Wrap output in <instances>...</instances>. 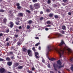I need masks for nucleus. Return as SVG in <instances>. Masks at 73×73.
I'll list each match as a JSON object with an SVG mask.
<instances>
[{
    "label": "nucleus",
    "instance_id": "3c124183",
    "mask_svg": "<svg viewBox=\"0 0 73 73\" xmlns=\"http://www.w3.org/2000/svg\"><path fill=\"white\" fill-rule=\"evenodd\" d=\"M64 3H66L67 1V0H63Z\"/></svg>",
    "mask_w": 73,
    "mask_h": 73
},
{
    "label": "nucleus",
    "instance_id": "69168bd1",
    "mask_svg": "<svg viewBox=\"0 0 73 73\" xmlns=\"http://www.w3.org/2000/svg\"><path fill=\"white\" fill-rule=\"evenodd\" d=\"M46 56L47 57H48V54H46Z\"/></svg>",
    "mask_w": 73,
    "mask_h": 73
},
{
    "label": "nucleus",
    "instance_id": "20e7f679",
    "mask_svg": "<svg viewBox=\"0 0 73 73\" xmlns=\"http://www.w3.org/2000/svg\"><path fill=\"white\" fill-rule=\"evenodd\" d=\"M64 49H67V50L68 51L69 53H72V50L68 47L66 46L65 47H64Z\"/></svg>",
    "mask_w": 73,
    "mask_h": 73
},
{
    "label": "nucleus",
    "instance_id": "dca6fc26",
    "mask_svg": "<svg viewBox=\"0 0 73 73\" xmlns=\"http://www.w3.org/2000/svg\"><path fill=\"white\" fill-rule=\"evenodd\" d=\"M48 59L50 61H54V60H55V58H52L51 59L50 58H48Z\"/></svg>",
    "mask_w": 73,
    "mask_h": 73
},
{
    "label": "nucleus",
    "instance_id": "6ab92c4d",
    "mask_svg": "<svg viewBox=\"0 0 73 73\" xmlns=\"http://www.w3.org/2000/svg\"><path fill=\"white\" fill-rule=\"evenodd\" d=\"M46 11L47 12H50L51 11L49 9H47L46 10Z\"/></svg>",
    "mask_w": 73,
    "mask_h": 73
},
{
    "label": "nucleus",
    "instance_id": "c9c22d12",
    "mask_svg": "<svg viewBox=\"0 0 73 73\" xmlns=\"http://www.w3.org/2000/svg\"><path fill=\"white\" fill-rule=\"evenodd\" d=\"M18 45H21V43L20 42H19L17 43Z\"/></svg>",
    "mask_w": 73,
    "mask_h": 73
},
{
    "label": "nucleus",
    "instance_id": "2eb2a0df",
    "mask_svg": "<svg viewBox=\"0 0 73 73\" xmlns=\"http://www.w3.org/2000/svg\"><path fill=\"white\" fill-rule=\"evenodd\" d=\"M18 15H19V16H21V17H22V16H23V13H19L18 14Z\"/></svg>",
    "mask_w": 73,
    "mask_h": 73
},
{
    "label": "nucleus",
    "instance_id": "8fccbe9b",
    "mask_svg": "<svg viewBox=\"0 0 73 73\" xmlns=\"http://www.w3.org/2000/svg\"><path fill=\"white\" fill-rule=\"evenodd\" d=\"M19 29H21L22 28V27H21V26H20L19 27Z\"/></svg>",
    "mask_w": 73,
    "mask_h": 73
},
{
    "label": "nucleus",
    "instance_id": "7c9ffc66",
    "mask_svg": "<svg viewBox=\"0 0 73 73\" xmlns=\"http://www.w3.org/2000/svg\"><path fill=\"white\" fill-rule=\"evenodd\" d=\"M0 61H4V59L0 58Z\"/></svg>",
    "mask_w": 73,
    "mask_h": 73
},
{
    "label": "nucleus",
    "instance_id": "39448f33",
    "mask_svg": "<svg viewBox=\"0 0 73 73\" xmlns=\"http://www.w3.org/2000/svg\"><path fill=\"white\" fill-rule=\"evenodd\" d=\"M28 55L29 56H30L31 57H32V50H29L28 51Z\"/></svg>",
    "mask_w": 73,
    "mask_h": 73
},
{
    "label": "nucleus",
    "instance_id": "13d9d810",
    "mask_svg": "<svg viewBox=\"0 0 73 73\" xmlns=\"http://www.w3.org/2000/svg\"><path fill=\"white\" fill-rule=\"evenodd\" d=\"M48 68H50V64H48Z\"/></svg>",
    "mask_w": 73,
    "mask_h": 73
},
{
    "label": "nucleus",
    "instance_id": "1a4fd4ad",
    "mask_svg": "<svg viewBox=\"0 0 73 73\" xmlns=\"http://www.w3.org/2000/svg\"><path fill=\"white\" fill-rule=\"evenodd\" d=\"M7 21V19H6V18H4L3 19V21H2V23H5Z\"/></svg>",
    "mask_w": 73,
    "mask_h": 73
},
{
    "label": "nucleus",
    "instance_id": "9b49d317",
    "mask_svg": "<svg viewBox=\"0 0 73 73\" xmlns=\"http://www.w3.org/2000/svg\"><path fill=\"white\" fill-rule=\"evenodd\" d=\"M12 64V62H7V65H8L9 66H11Z\"/></svg>",
    "mask_w": 73,
    "mask_h": 73
},
{
    "label": "nucleus",
    "instance_id": "09e8293b",
    "mask_svg": "<svg viewBox=\"0 0 73 73\" xmlns=\"http://www.w3.org/2000/svg\"><path fill=\"white\" fill-rule=\"evenodd\" d=\"M68 15H72V13L70 12H69L68 13Z\"/></svg>",
    "mask_w": 73,
    "mask_h": 73
},
{
    "label": "nucleus",
    "instance_id": "c756f323",
    "mask_svg": "<svg viewBox=\"0 0 73 73\" xmlns=\"http://www.w3.org/2000/svg\"><path fill=\"white\" fill-rule=\"evenodd\" d=\"M32 23V20H30L29 21V24H31Z\"/></svg>",
    "mask_w": 73,
    "mask_h": 73
},
{
    "label": "nucleus",
    "instance_id": "a19ab883",
    "mask_svg": "<svg viewBox=\"0 0 73 73\" xmlns=\"http://www.w3.org/2000/svg\"><path fill=\"white\" fill-rule=\"evenodd\" d=\"M54 17L55 18H56V19H57V18H58V16L57 15H55Z\"/></svg>",
    "mask_w": 73,
    "mask_h": 73
},
{
    "label": "nucleus",
    "instance_id": "6e6552de",
    "mask_svg": "<svg viewBox=\"0 0 73 73\" xmlns=\"http://www.w3.org/2000/svg\"><path fill=\"white\" fill-rule=\"evenodd\" d=\"M29 8H30L31 11H33L34 10V8L33 7V5H30L29 7Z\"/></svg>",
    "mask_w": 73,
    "mask_h": 73
},
{
    "label": "nucleus",
    "instance_id": "864d4df0",
    "mask_svg": "<svg viewBox=\"0 0 73 73\" xmlns=\"http://www.w3.org/2000/svg\"><path fill=\"white\" fill-rule=\"evenodd\" d=\"M45 29L46 31H48V30H49V29L48 28H46Z\"/></svg>",
    "mask_w": 73,
    "mask_h": 73
},
{
    "label": "nucleus",
    "instance_id": "79ce46f5",
    "mask_svg": "<svg viewBox=\"0 0 73 73\" xmlns=\"http://www.w3.org/2000/svg\"><path fill=\"white\" fill-rule=\"evenodd\" d=\"M30 28V26L29 25H28L27 27V29H29Z\"/></svg>",
    "mask_w": 73,
    "mask_h": 73
},
{
    "label": "nucleus",
    "instance_id": "603ef678",
    "mask_svg": "<svg viewBox=\"0 0 73 73\" xmlns=\"http://www.w3.org/2000/svg\"><path fill=\"white\" fill-rule=\"evenodd\" d=\"M3 35L2 33L0 34V37H1V36H3Z\"/></svg>",
    "mask_w": 73,
    "mask_h": 73
},
{
    "label": "nucleus",
    "instance_id": "72a5a7b5",
    "mask_svg": "<svg viewBox=\"0 0 73 73\" xmlns=\"http://www.w3.org/2000/svg\"><path fill=\"white\" fill-rule=\"evenodd\" d=\"M6 32L7 33H8L9 32V29H7L6 31Z\"/></svg>",
    "mask_w": 73,
    "mask_h": 73
},
{
    "label": "nucleus",
    "instance_id": "a18cd8bd",
    "mask_svg": "<svg viewBox=\"0 0 73 73\" xmlns=\"http://www.w3.org/2000/svg\"><path fill=\"white\" fill-rule=\"evenodd\" d=\"M35 39H37V40H38L39 39V38L38 37H35Z\"/></svg>",
    "mask_w": 73,
    "mask_h": 73
},
{
    "label": "nucleus",
    "instance_id": "de8ad7c7",
    "mask_svg": "<svg viewBox=\"0 0 73 73\" xmlns=\"http://www.w3.org/2000/svg\"><path fill=\"white\" fill-rule=\"evenodd\" d=\"M28 72L29 73H33V72H32V71L29 70L28 71Z\"/></svg>",
    "mask_w": 73,
    "mask_h": 73
},
{
    "label": "nucleus",
    "instance_id": "aec40b11",
    "mask_svg": "<svg viewBox=\"0 0 73 73\" xmlns=\"http://www.w3.org/2000/svg\"><path fill=\"white\" fill-rule=\"evenodd\" d=\"M62 29H63V30L64 29H66V27H65V26H64L62 27Z\"/></svg>",
    "mask_w": 73,
    "mask_h": 73
},
{
    "label": "nucleus",
    "instance_id": "6e6d98bb",
    "mask_svg": "<svg viewBox=\"0 0 73 73\" xmlns=\"http://www.w3.org/2000/svg\"><path fill=\"white\" fill-rule=\"evenodd\" d=\"M40 14H43V12L42 11H41L40 12Z\"/></svg>",
    "mask_w": 73,
    "mask_h": 73
},
{
    "label": "nucleus",
    "instance_id": "f3484780",
    "mask_svg": "<svg viewBox=\"0 0 73 73\" xmlns=\"http://www.w3.org/2000/svg\"><path fill=\"white\" fill-rule=\"evenodd\" d=\"M23 66H19L18 67V68L19 69H23Z\"/></svg>",
    "mask_w": 73,
    "mask_h": 73
},
{
    "label": "nucleus",
    "instance_id": "ddd939ff",
    "mask_svg": "<svg viewBox=\"0 0 73 73\" xmlns=\"http://www.w3.org/2000/svg\"><path fill=\"white\" fill-rule=\"evenodd\" d=\"M56 36H57V37H61V35L59 34V33H56Z\"/></svg>",
    "mask_w": 73,
    "mask_h": 73
},
{
    "label": "nucleus",
    "instance_id": "f257e3e1",
    "mask_svg": "<svg viewBox=\"0 0 73 73\" xmlns=\"http://www.w3.org/2000/svg\"><path fill=\"white\" fill-rule=\"evenodd\" d=\"M48 51H50V50H52V51H54V52L56 51V52H57L59 54L60 58L61 57V56L62 54H64V50H65V49L63 50L60 49L59 50L56 48L52 49L51 48H51V46L50 45H49L48 46Z\"/></svg>",
    "mask_w": 73,
    "mask_h": 73
},
{
    "label": "nucleus",
    "instance_id": "58836bf2",
    "mask_svg": "<svg viewBox=\"0 0 73 73\" xmlns=\"http://www.w3.org/2000/svg\"><path fill=\"white\" fill-rule=\"evenodd\" d=\"M11 58L12 59V60H13V59H15V57H14V56H12L11 57Z\"/></svg>",
    "mask_w": 73,
    "mask_h": 73
},
{
    "label": "nucleus",
    "instance_id": "49530a36",
    "mask_svg": "<svg viewBox=\"0 0 73 73\" xmlns=\"http://www.w3.org/2000/svg\"><path fill=\"white\" fill-rule=\"evenodd\" d=\"M17 6V7H19L20 6V4L19 3H17L16 4Z\"/></svg>",
    "mask_w": 73,
    "mask_h": 73
},
{
    "label": "nucleus",
    "instance_id": "a878e982",
    "mask_svg": "<svg viewBox=\"0 0 73 73\" xmlns=\"http://www.w3.org/2000/svg\"><path fill=\"white\" fill-rule=\"evenodd\" d=\"M53 16V14L50 13L49 15V17H52Z\"/></svg>",
    "mask_w": 73,
    "mask_h": 73
},
{
    "label": "nucleus",
    "instance_id": "0e129e2a",
    "mask_svg": "<svg viewBox=\"0 0 73 73\" xmlns=\"http://www.w3.org/2000/svg\"><path fill=\"white\" fill-rule=\"evenodd\" d=\"M9 43H7V46H9Z\"/></svg>",
    "mask_w": 73,
    "mask_h": 73
},
{
    "label": "nucleus",
    "instance_id": "ea45409f",
    "mask_svg": "<svg viewBox=\"0 0 73 73\" xmlns=\"http://www.w3.org/2000/svg\"><path fill=\"white\" fill-rule=\"evenodd\" d=\"M33 1L34 3H35V2H37V0H33Z\"/></svg>",
    "mask_w": 73,
    "mask_h": 73
},
{
    "label": "nucleus",
    "instance_id": "052dcab7",
    "mask_svg": "<svg viewBox=\"0 0 73 73\" xmlns=\"http://www.w3.org/2000/svg\"><path fill=\"white\" fill-rule=\"evenodd\" d=\"M32 70H35V68H32Z\"/></svg>",
    "mask_w": 73,
    "mask_h": 73
},
{
    "label": "nucleus",
    "instance_id": "c85d7f7f",
    "mask_svg": "<svg viewBox=\"0 0 73 73\" xmlns=\"http://www.w3.org/2000/svg\"><path fill=\"white\" fill-rule=\"evenodd\" d=\"M42 62H43V63H45V60L43 58H42Z\"/></svg>",
    "mask_w": 73,
    "mask_h": 73
},
{
    "label": "nucleus",
    "instance_id": "4c0bfd02",
    "mask_svg": "<svg viewBox=\"0 0 73 73\" xmlns=\"http://www.w3.org/2000/svg\"><path fill=\"white\" fill-rule=\"evenodd\" d=\"M0 12H4V10L3 9H1L0 10Z\"/></svg>",
    "mask_w": 73,
    "mask_h": 73
},
{
    "label": "nucleus",
    "instance_id": "e2e57ef3",
    "mask_svg": "<svg viewBox=\"0 0 73 73\" xmlns=\"http://www.w3.org/2000/svg\"><path fill=\"white\" fill-rule=\"evenodd\" d=\"M62 4L64 6H65V4L64 3H62Z\"/></svg>",
    "mask_w": 73,
    "mask_h": 73
},
{
    "label": "nucleus",
    "instance_id": "2f4dec72",
    "mask_svg": "<svg viewBox=\"0 0 73 73\" xmlns=\"http://www.w3.org/2000/svg\"><path fill=\"white\" fill-rule=\"evenodd\" d=\"M26 11L28 13H31V11H30L28 10H26Z\"/></svg>",
    "mask_w": 73,
    "mask_h": 73
},
{
    "label": "nucleus",
    "instance_id": "680f3d73",
    "mask_svg": "<svg viewBox=\"0 0 73 73\" xmlns=\"http://www.w3.org/2000/svg\"><path fill=\"white\" fill-rule=\"evenodd\" d=\"M10 54H13V52H10Z\"/></svg>",
    "mask_w": 73,
    "mask_h": 73
},
{
    "label": "nucleus",
    "instance_id": "5701e85b",
    "mask_svg": "<svg viewBox=\"0 0 73 73\" xmlns=\"http://www.w3.org/2000/svg\"><path fill=\"white\" fill-rule=\"evenodd\" d=\"M32 50L34 52H36V49H35V47H33Z\"/></svg>",
    "mask_w": 73,
    "mask_h": 73
},
{
    "label": "nucleus",
    "instance_id": "338daca9",
    "mask_svg": "<svg viewBox=\"0 0 73 73\" xmlns=\"http://www.w3.org/2000/svg\"><path fill=\"white\" fill-rule=\"evenodd\" d=\"M50 73H53V72L52 71H50Z\"/></svg>",
    "mask_w": 73,
    "mask_h": 73
},
{
    "label": "nucleus",
    "instance_id": "0eeeda50",
    "mask_svg": "<svg viewBox=\"0 0 73 73\" xmlns=\"http://www.w3.org/2000/svg\"><path fill=\"white\" fill-rule=\"evenodd\" d=\"M9 24L10 25V26H9L10 28H12L13 27L14 24L13 23V22H10L9 23Z\"/></svg>",
    "mask_w": 73,
    "mask_h": 73
},
{
    "label": "nucleus",
    "instance_id": "f8f14e48",
    "mask_svg": "<svg viewBox=\"0 0 73 73\" xmlns=\"http://www.w3.org/2000/svg\"><path fill=\"white\" fill-rule=\"evenodd\" d=\"M19 65V64L18 63H17V62L14 63V66L15 67H17V66H18Z\"/></svg>",
    "mask_w": 73,
    "mask_h": 73
},
{
    "label": "nucleus",
    "instance_id": "393cba45",
    "mask_svg": "<svg viewBox=\"0 0 73 73\" xmlns=\"http://www.w3.org/2000/svg\"><path fill=\"white\" fill-rule=\"evenodd\" d=\"M71 70H72V71L73 72V65H71V67L70 68Z\"/></svg>",
    "mask_w": 73,
    "mask_h": 73
},
{
    "label": "nucleus",
    "instance_id": "e433bc0d",
    "mask_svg": "<svg viewBox=\"0 0 73 73\" xmlns=\"http://www.w3.org/2000/svg\"><path fill=\"white\" fill-rule=\"evenodd\" d=\"M21 6H17V8H18V9H21Z\"/></svg>",
    "mask_w": 73,
    "mask_h": 73
},
{
    "label": "nucleus",
    "instance_id": "4d7b16f0",
    "mask_svg": "<svg viewBox=\"0 0 73 73\" xmlns=\"http://www.w3.org/2000/svg\"><path fill=\"white\" fill-rule=\"evenodd\" d=\"M43 18L42 17H41L40 19V20H43Z\"/></svg>",
    "mask_w": 73,
    "mask_h": 73
},
{
    "label": "nucleus",
    "instance_id": "4be33fe9",
    "mask_svg": "<svg viewBox=\"0 0 73 73\" xmlns=\"http://www.w3.org/2000/svg\"><path fill=\"white\" fill-rule=\"evenodd\" d=\"M46 23L47 24H51V22L50 21H48L46 22Z\"/></svg>",
    "mask_w": 73,
    "mask_h": 73
},
{
    "label": "nucleus",
    "instance_id": "c03bdc74",
    "mask_svg": "<svg viewBox=\"0 0 73 73\" xmlns=\"http://www.w3.org/2000/svg\"><path fill=\"white\" fill-rule=\"evenodd\" d=\"M48 4H50V0H48Z\"/></svg>",
    "mask_w": 73,
    "mask_h": 73
},
{
    "label": "nucleus",
    "instance_id": "b1692460",
    "mask_svg": "<svg viewBox=\"0 0 73 73\" xmlns=\"http://www.w3.org/2000/svg\"><path fill=\"white\" fill-rule=\"evenodd\" d=\"M40 42H38V43L36 44L35 45V46H37L38 45H40Z\"/></svg>",
    "mask_w": 73,
    "mask_h": 73
},
{
    "label": "nucleus",
    "instance_id": "f03ea898",
    "mask_svg": "<svg viewBox=\"0 0 73 73\" xmlns=\"http://www.w3.org/2000/svg\"><path fill=\"white\" fill-rule=\"evenodd\" d=\"M57 64H58L56 65V66H55V65L54 64V63L53 64V66L54 67V70L57 71V69H56V68H57L58 69L59 68H62L63 66L61 65V63L60 61V60H58L57 62Z\"/></svg>",
    "mask_w": 73,
    "mask_h": 73
},
{
    "label": "nucleus",
    "instance_id": "423d86ee",
    "mask_svg": "<svg viewBox=\"0 0 73 73\" xmlns=\"http://www.w3.org/2000/svg\"><path fill=\"white\" fill-rule=\"evenodd\" d=\"M4 71H5V69L3 68H1L0 69V73H4Z\"/></svg>",
    "mask_w": 73,
    "mask_h": 73
},
{
    "label": "nucleus",
    "instance_id": "cd10ccee",
    "mask_svg": "<svg viewBox=\"0 0 73 73\" xmlns=\"http://www.w3.org/2000/svg\"><path fill=\"white\" fill-rule=\"evenodd\" d=\"M51 27V25H47L45 26V27H46V28H47V27Z\"/></svg>",
    "mask_w": 73,
    "mask_h": 73
},
{
    "label": "nucleus",
    "instance_id": "37998d69",
    "mask_svg": "<svg viewBox=\"0 0 73 73\" xmlns=\"http://www.w3.org/2000/svg\"><path fill=\"white\" fill-rule=\"evenodd\" d=\"M15 36L16 38H17L19 37V35H15Z\"/></svg>",
    "mask_w": 73,
    "mask_h": 73
},
{
    "label": "nucleus",
    "instance_id": "7ed1b4c3",
    "mask_svg": "<svg viewBox=\"0 0 73 73\" xmlns=\"http://www.w3.org/2000/svg\"><path fill=\"white\" fill-rule=\"evenodd\" d=\"M35 9H38L40 7V5L38 3H35L34 5Z\"/></svg>",
    "mask_w": 73,
    "mask_h": 73
},
{
    "label": "nucleus",
    "instance_id": "412c9836",
    "mask_svg": "<svg viewBox=\"0 0 73 73\" xmlns=\"http://www.w3.org/2000/svg\"><path fill=\"white\" fill-rule=\"evenodd\" d=\"M60 33H62V34H65V32H64V31L62 30L60 31Z\"/></svg>",
    "mask_w": 73,
    "mask_h": 73
},
{
    "label": "nucleus",
    "instance_id": "bb28decb",
    "mask_svg": "<svg viewBox=\"0 0 73 73\" xmlns=\"http://www.w3.org/2000/svg\"><path fill=\"white\" fill-rule=\"evenodd\" d=\"M6 60L7 61H9L10 60V58L8 57H7L6 58Z\"/></svg>",
    "mask_w": 73,
    "mask_h": 73
},
{
    "label": "nucleus",
    "instance_id": "4468645a",
    "mask_svg": "<svg viewBox=\"0 0 73 73\" xmlns=\"http://www.w3.org/2000/svg\"><path fill=\"white\" fill-rule=\"evenodd\" d=\"M65 43H64V41H62V42L59 44V46H62V45H63V44H64Z\"/></svg>",
    "mask_w": 73,
    "mask_h": 73
},
{
    "label": "nucleus",
    "instance_id": "a211bd4d",
    "mask_svg": "<svg viewBox=\"0 0 73 73\" xmlns=\"http://www.w3.org/2000/svg\"><path fill=\"white\" fill-rule=\"evenodd\" d=\"M27 49H26L25 48H24L23 49V51L24 52H27Z\"/></svg>",
    "mask_w": 73,
    "mask_h": 73
},
{
    "label": "nucleus",
    "instance_id": "5fc2aeb1",
    "mask_svg": "<svg viewBox=\"0 0 73 73\" xmlns=\"http://www.w3.org/2000/svg\"><path fill=\"white\" fill-rule=\"evenodd\" d=\"M15 23L17 25H19V22H16Z\"/></svg>",
    "mask_w": 73,
    "mask_h": 73
},
{
    "label": "nucleus",
    "instance_id": "f704fd0d",
    "mask_svg": "<svg viewBox=\"0 0 73 73\" xmlns=\"http://www.w3.org/2000/svg\"><path fill=\"white\" fill-rule=\"evenodd\" d=\"M15 31L17 33H18L19 32V30L18 29H16L15 30Z\"/></svg>",
    "mask_w": 73,
    "mask_h": 73
},
{
    "label": "nucleus",
    "instance_id": "bf43d9fd",
    "mask_svg": "<svg viewBox=\"0 0 73 73\" xmlns=\"http://www.w3.org/2000/svg\"><path fill=\"white\" fill-rule=\"evenodd\" d=\"M38 49L39 50H41V47L40 46H39L38 48Z\"/></svg>",
    "mask_w": 73,
    "mask_h": 73
},
{
    "label": "nucleus",
    "instance_id": "473e14b6",
    "mask_svg": "<svg viewBox=\"0 0 73 73\" xmlns=\"http://www.w3.org/2000/svg\"><path fill=\"white\" fill-rule=\"evenodd\" d=\"M9 38H6V41H9Z\"/></svg>",
    "mask_w": 73,
    "mask_h": 73
},
{
    "label": "nucleus",
    "instance_id": "9d476101",
    "mask_svg": "<svg viewBox=\"0 0 73 73\" xmlns=\"http://www.w3.org/2000/svg\"><path fill=\"white\" fill-rule=\"evenodd\" d=\"M35 57H36L37 58H39V57H38V53L37 52H35Z\"/></svg>",
    "mask_w": 73,
    "mask_h": 73
},
{
    "label": "nucleus",
    "instance_id": "774afa93",
    "mask_svg": "<svg viewBox=\"0 0 73 73\" xmlns=\"http://www.w3.org/2000/svg\"><path fill=\"white\" fill-rule=\"evenodd\" d=\"M49 8H50V9H52V7H49Z\"/></svg>",
    "mask_w": 73,
    "mask_h": 73
}]
</instances>
